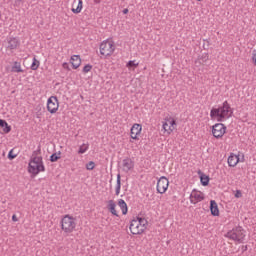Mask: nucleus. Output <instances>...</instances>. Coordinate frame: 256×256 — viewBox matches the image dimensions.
<instances>
[{
	"instance_id": "nucleus-20",
	"label": "nucleus",
	"mask_w": 256,
	"mask_h": 256,
	"mask_svg": "<svg viewBox=\"0 0 256 256\" xmlns=\"http://www.w3.org/2000/svg\"><path fill=\"white\" fill-rule=\"evenodd\" d=\"M23 67L21 66V62L14 61L11 67V73H23Z\"/></svg>"
},
{
	"instance_id": "nucleus-7",
	"label": "nucleus",
	"mask_w": 256,
	"mask_h": 256,
	"mask_svg": "<svg viewBox=\"0 0 256 256\" xmlns=\"http://www.w3.org/2000/svg\"><path fill=\"white\" fill-rule=\"evenodd\" d=\"M177 122L175 121V118L171 116H167L162 121V129L166 135H171L173 133V130L176 129Z\"/></svg>"
},
{
	"instance_id": "nucleus-18",
	"label": "nucleus",
	"mask_w": 256,
	"mask_h": 256,
	"mask_svg": "<svg viewBox=\"0 0 256 256\" xmlns=\"http://www.w3.org/2000/svg\"><path fill=\"white\" fill-rule=\"evenodd\" d=\"M0 133L2 135L11 133V126H9V124L5 120H0Z\"/></svg>"
},
{
	"instance_id": "nucleus-37",
	"label": "nucleus",
	"mask_w": 256,
	"mask_h": 256,
	"mask_svg": "<svg viewBox=\"0 0 256 256\" xmlns=\"http://www.w3.org/2000/svg\"><path fill=\"white\" fill-rule=\"evenodd\" d=\"M197 1H202V0H197Z\"/></svg>"
},
{
	"instance_id": "nucleus-21",
	"label": "nucleus",
	"mask_w": 256,
	"mask_h": 256,
	"mask_svg": "<svg viewBox=\"0 0 256 256\" xmlns=\"http://www.w3.org/2000/svg\"><path fill=\"white\" fill-rule=\"evenodd\" d=\"M118 207H120L122 214L127 215L129 208L127 207V202L123 199L118 200Z\"/></svg>"
},
{
	"instance_id": "nucleus-15",
	"label": "nucleus",
	"mask_w": 256,
	"mask_h": 256,
	"mask_svg": "<svg viewBox=\"0 0 256 256\" xmlns=\"http://www.w3.org/2000/svg\"><path fill=\"white\" fill-rule=\"evenodd\" d=\"M71 11L76 15H78V13H81V11H83V0H74L72 3Z\"/></svg>"
},
{
	"instance_id": "nucleus-24",
	"label": "nucleus",
	"mask_w": 256,
	"mask_h": 256,
	"mask_svg": "<svg viewBox=\"0 0 256 256\" xmlns=\"http://www.w3.org/2000/svg\"><path fill=\"white\" fill-rule=\"evenodd\" d=\"M121 193V174H117L115 195L119 196Z\"/></svg>"
},
{
	"instance_id": "nucleus-27",
	"label": "nucleus",
	"mask_w": 256,
	"mask_h": 256,
	"mask_svg": "<svg viewBox=\"0 0 256 256\" xmlns=\"http://www.w3.org/2000/svg\"><path fill=\"white\" fill-rule=\"evenodd\" d=\"M200 181H201L203 187H207V185H209V177L208 176H205V175L201 176Z\"/></svg>"
},
{
	"instance_id": "nucleus-3",
	"label": "nucleus",
	"mask_w": 256,
	"mask_h": 256,
	"mask_svg": "<svg viewBox=\"0 0 256 256\" xmlns=\"http://www.w3.org/2000/svg\"><path fill=\"white\" fill-rule=\"evenodd\" d=\"M149 222L145 218L136 217L130 222V233L132 235H143L145 231H147V227Z\"/></svg>"
},
{
	"instance_id": "nucleus-35",
	"label": "nucleus",
	"mask_w": 256,
	"mask_h": 256,
	"mask_svg": "<svg viewBox=\"0 0 256 256\" xmlns=\"http://www.w3.org/2000/svg\"><path fill=\"white\" fill-rule=\"evenodd\" d=\"M12 221H14L15 223H17V221H19V219H17V215H13L12 216Z\"/></svg>"
},
{
	"instance_id": "nucleus-23",
	"label": "nucleus",
	"mask_w": 256,
	"mask_h": 256,
	"mask_svg": "<svg viewBox=\"0 0 256 256\" xmlns=\"http://www.w3.org/2000/svg\"><path fill=\"white\" fill-rule=\"evenodd\" d=\"M126 67L127 69H129V71H135V69L139 67V62H137L136 60H130L127 62Z\"/></svg>"
},
{
	"instance_id": "nucleus-22",
	"label": "nucleus",
	"mask_w": 256,
	"mask_h": 256,
	"mask_svg": "<svg viewBox=\"0 0 256 256\" xmlns=\"http://www.w3.org/2000/svg\"><path fill=\"white\" fill-rule=\"evenodd\" d=\"M19 47V39L17 38H10L8 40V49L14 50Z\"/></svg>"
},
{
	"instance_id": "nucleus-9",
	"label": "nucleus",
	"mask_w": 256,
	"mask_h": 256,
	"mask_svg": "<svg viewBox=\"0 0 256 256\" xmlns=\"http://www.w3.org/2000/svg\"><path fill=\"white\" fill-rule=\"evenodd\" d=\"M227 133V126L223 123H217L212 126V135L215 139H221Z\"/></svg>"
},
{
	"instance_id": "nucleus-2",
	"label": "nucleus",
	"mask_w": 256,
	"mask_h": 256,
	"mask_svg": "<svg viewBox=\"0 0 256 256\" xmlns=\"http://www.w3.org/2000/svg\"><path fill=\"white\" fill-rule=\"evenodd\" d=\"M44 171L45 165L43 164V158L33 154L28 164V173H30L32 177H37L39 173H43Z\"/></svg>"
},
{
	"instance_id": "nucleus-6",
	"label": "nucleus",
	"mask_w": 256,
	"mask_h": 256,
	"mask_svg": "<svg viewBox=\"0 0 256 256\" xmlns=\"http://www.w3.org/2000/svg\"><path fill=\"white\" fill-rule=\"evenodd\" d=\"M115 53V42L113 40H104L100 44V55H103V57H111Z\"/></svg>"
},
{
	"instance_id": "nucleus-10",
	"label": "nucleus",
	"mask_w": 256,
	"mask_h": 256,
	"mask_svg": "<svg viewBox=\"0 0 256 256\" xmlns=\"http://www.w3.org/2000/svg\"><path fill=\"white\" fill-rule=\"evenodd\" d=\"M168 189H169V179H167V177L165 176H161L156 186L157 193H160V195H163L164 193H167Z\"/></svg>"
},
{
	"instance_id": "nucleus-16",
	"label": "nucleus",
	"mask_w": 256,
	"mask_h": 256,
	"mask_svg": "<svg viewBox=\"0 0 256 256\" xmlns=\"http://www.w3.org/2000/svg\"><path fill=\"white\" fill-rule=\"evenodd\" d=\"M116 207H117V204L113 200L108 201V204H107L108 211H110V213L114 215V217H119V213L117 212Z\"/></svg>"
},
{
	"instance_id": "nucleus-29",
	"label": "nucleus",
	"mask_w": 256,
	"mask_h": 256,
	"mask_svg": "<svg viewBox=\"0 0 256 256\" xmlns=\"http://www.w3.org/2000/svg\"><path fill=\"white\" fill-rule=\"evenodd\" d=\"M93 69V66L91 64L85 65L83 68V73H89Z\"/></svg>"
},
{
	"instance_id": "nucleus-36",
	"label": "nucleus",
	"mask_w": 256,
	"mask_h": 256,
	"mask_svg": "<svg viewBox=\"0 0 256 256\" xmlns=\"http://www.w3.org/2000/svg\"><path fill=\"white\" fill-rule=\"evenodd\" d=\"M122 13L124 14V15H127V13H129V9H124L123 11H122Z\"/></svg>"
},
{
	"instance_id": "nucleus-1",
	"label": "nucleus",
	"mask_w": 256,
	"mask_h": 256,
	"mask_svg": "<svg viewBox=\"0 0 256 256\" xmlns=\"http://www.w3.org/2000/svg\"><path fill=\"white\" fill-rule=\"evenodd\" d=\"M233 115V109L229 102L224 101L221 106L218 108H212L210 111V117L213 121H218L223 123V121H227Z\"/></svg>"
},
{
	"instance_id": "nucleus-26",
	"label": "nucleus",
	"mask_w": 256,
	"mask_h": 256,
	"mask_svg": "<svg viewBox=\"0 0 256 256\" xmlns=\"http://www.w3.org/2000/svg\"><path fill=\"white\" fill-rule=\"evenodd\" d=\"M87 151H89V145L84 143L79 147L78 154L83 155L84 153H87Z\"/></svg>"
},
{
	"instance_id": "nucleus-11",
	"label": "nucleus",
	"mask_w": 256,
	"mask_h": 256,
	"mask_svg": "<svg viewBox=\"0 0 256 256\" xmlns=\"http://www.w3.org/2000/svg\"><path fill=\"white\" fill-rule=\"evenodd\" d=\"M47 111H49V113L52 115L59 111V99H57V96H51L48 98Z\"/></svg>"
},
{
	"instance_id": "nucleus-31",
	"label": "nucleus",
	"mask_w": 256,
	"mask_h": 256,
	"mask_svg": "<svg viewBox=\"0 0 256 256\" xmlns=\"http://www.w3.org/2000/svg\"><path fill=\"white\" fill-rule=\"evenodd\" d=\"M59 159V156H57L56 154H52L51 156H50V161L52 162V163H55V161H57Z\"/></svg>"
},
{
	"instance_id": "nucleus-33",
	"label": "nucleus",
	"mask_w": 256,
	"mask_h": 256,
	"mask_svg": "<svg viewBox=\"0 0 256 256\" xmlns=\"http://www.w3.org/2000/svg\"><path fill=\"white\" fill-rule=\"evenodd\" d=\"M252 62L256 66V50H253L252 52Z\"/></svg>"
},
{
	"instance_id": "nucleus-12",
	"label": "nucleus",
	"mask_w": 256,
	"mask_h": 256,
	"mask_svg": "<svg viewBox=\"0 0 256 256\" xmlns=\"http://www.w3.org/2000/svg\"><path fill=\"white\" fill-rule=\"evenodd\" d=\"M205 199V194L198 190H193L190 194V203L192 205H197V203H201Z\"/></svg>"
},
{
	"instance_id": "nucleus-32",
	"label": "nucleus",
	"mask_w": 256,
	"mask_h": 256,
	"mask_svg": "<svg viewBox=\"0 0 256 256\" xmlns=\"http://www.w3.org/2000/svg\"><path fill=\"white\" fill-rule=\"evenodd\" d=\"M235 197H236V199H241V197H243L241 190H236Z\"/></svg>"
},
{
	"instance_id": "nucleus-28",
	"label": "nucleus",
	"mask_w": 256,
	"mask_h": 256,
	"mask_svg": "<svg viewBox=\"0 0 256 256\" xmlns=\"http://www.w3.org/2000/svg\"><path fill=\"white\" fill-rule=\"evenodd\" d=\"M86 169L88 171H93L95 169V162L90 161L89 163L86 164Z\"/></svg>"
},
{
	"instance_id": "nucleus-5",
	"label": "nucleus",
	"mask_w": 256,
	"mask_h": 256,
	"mask_svg": "<svg viewBox=\"0 0 256 256\" xmlns=\"http://www.w3.org/2000/svg\"><path fill=\"white\" fill-rule=\"evenodd\" d=\"M60 225L61 230L65 235H71V233L77 229V219L69 214H66L64 217H62Z\"/></svg>"
},
{
	"instance_id": "nucleus-30",
	"label": "nucleus",
	"mask_w": 256,
	"mask_h": 256,
	"mask_svg": "<svg viewBox=\"0 0 256 256\" xmlns=\"http://www.w3.org/2000/svg\"><path fill=\"white\" fill-rule=\"evenodd\" d=\"M17 157V154H13V150H10L8 153V159L13 160Z\"/></svg>"
},
{
	"instance_id": "nucleus-19",
	"label": "nucleus",
	"mask_w": 256,
	"mask_h": 256,
	"mask_svg": "<svg viewBox=\"0 0 256 256\" xmlns=\"http://www.w3.org/2000/svg\"><path fill=\"white\" fill-rule=\"evenodd\" d=\"M210 211L213 217H219V206L215 200L210 201Z\"/></svg>"
},
{
	"instance_id": "nucleus-34",
	"label": "nucleus",
	"mask_w": 256,
	"mask_h": 256,
	"mask_svg": "<svg viewBox=\"0 0 256 256\" xmlns=\"http://www.w3.org/2000/svg\"><path fill=\"white\" fill-rule=\"evenodd\" d=\"M62 67H63V69H69V63L64 62V63L62 64Z\"/></svg>"
},
{
	"instance_id": "nucleus-4",
	"label": "nucleus",
	"mask_w": 256,
	"mask_h": 256,
	"mask_svg": "<svg viewBox=\"0 0 256 256\" xmlns=\"http://www.w3.org/2000/svg\"><path fill=\"white\" fill-rule=\"evenodd\" d=\"M224 237L234 241L235 243H245V237H247V231L241 226H236L232 230L228 231Z\"/></svg>"
},
{
	"instance_id": "nucleus-13",
	"label": "nucleus",
	"mask_w": 256,
	"mask_h": 256,
	"mask_svg": "<svg viewBox=\"0 0 256 256\" xmlns=\"http://www.w3.org/2000/svg\"><path fill=\"white\" fill-rule=\"evenodd\" d=\"M141 131H143V126L141 124H134L130 130V137L135 141L139 140V135H141Z\"/></svg>"
},
{
	"instance_id": "nucleus-17",
	"label": "nucleus",
	"mask_w": 256,
	"mask_h": 256,
	"mask_svg": "<svg viewBox=\"0 0 256 256\" xmlns=\"http://www.w3.org/2000/svg\"><path fill=\"white\" fill-rule=\"evenodd\" d=\"M70 63L73 69H79V67H81V56L73 55L70 59Z\"/></svg>"
},
{
	"instance_id": "nucleus-8",
	"label": "nucleus",
	"mask_w": 256,
	"mask_h": 256,
	"mask_svg": "<svg viewBox=\"0 0 256 256\" xmlns=\"http://www.w3.org/2000/svg\"><path fill=\"white\" fill-rule=\"evenodd\" d=\"M245 162V154L242 152H238V154L231 153L228 157V165L229 167H237L238 163Z\"/></svg>"
},
{
	"instance_id": "nucleus-14",
	"label": "nucleus",
	"mask_w": 256,
	"mask_h": 256,
	"mask_svg": "<svg viewBox=\"0 0 256 256\" xmlns=\"http://www.w3.org/2000/svg\"><path fill=\"white\" fill-rule=\"evenodd\" d=\"M122 167L125 173H129V171H131L133 167H135V163L133 162V160H131V158H125L122 161Z\"/></svg>"
},
{
	"instance_id": "nucleus-25",
	"label": "nucleus",
	"mask_w": 256,
	"mask_h": 256,
	"mask_svg": "<svg viewBox=\"0 0 256 256\" xmlns=\"http://www.w3.org/2000/svg\"><path fill=\"white\" fill-rule=\"evenodd\" d=\"M39 65H41V62H39V60H37V58L34 57L30 69L32 71H37L39 69Z\"/></svg>"
}]
</instances>
